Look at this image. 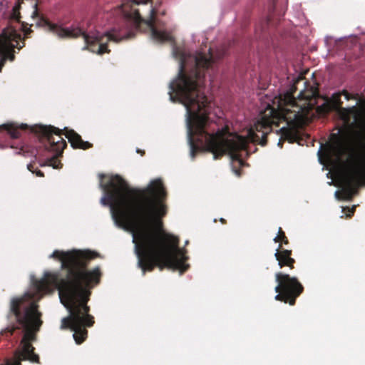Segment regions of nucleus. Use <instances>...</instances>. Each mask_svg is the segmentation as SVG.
<instances>
[{
  "mask_svg": "<svg viewBox=\"0 0 365 365\" xmlns=\"http://www.w3.org/2000/svg\"><path fill=\"white\" fill-rule=\"evenodd\" d=\"M211 49L209 56L203 53H197L195 57V66L189 73H184L182 63L175 85L172 89L179 96L180 101L185 106L188 115V133L190 138L196 136V140L204 142L206 150L211 152L215 159L226 153L230 155L233 163L240 168L244 165L240 150L247 149L249 142L267 144V135L271 131L272 125L279 126L282 120L288 125L299 126L304 124L309 118V112L317 104L319 97L317 88L311 86L300 91L297 99L292 92H287L280 97L279 109L270 110V118L262 117L255 125V129L250 128L246 137L229 131L227 127L218 129L215 133L206 131L210 124L208 115L212 109V102L202 91L205 81V69L214 63Z\"/></svg>",
  "mask_w": 365,
  "mask_h": 365,
  "instance_id": "obj_1",
  "label": "nucleus"
},
{
  "mask_svg": "<svg viewBox=\"0 0 365 365\" xmlns=\"http://www.w3.org/2000/svg\"><path fill=\"white\" fill-rule=\"evenodd\" d=\"M101 187L106 192L101 204L110 207L118 226L133 232L138 264L143 274L155 267L179 270L181 274L189 268L179 237L164 230L162 219L167 214V192L160 179L137 189L115 175L106 184L101 183Z\"/></svg>",
  "mask_w": 365,
  "mask_h": 365,
  "instance_id": "obj_2",
  "label": "nucleus"
},
{
  "mask_svg": "<svg viewBox=\"0 0 365 365\" xmlns=\"http://www.w3.org/2000/svg\"><path fill=\"white\" fill-rule=\"evenodd\" d=\"M98 257V252L89 250H54L50 257L61 262V269H66L65 277L59 278L57 272H46L35 283L38 293H50L53 287L58 289L61 302L69 312L68 317L61 319V329L73 331V337L78 344L87 338L86 327L95 323L87 304L91 289L101 282L102 272L98 266L91 270L87 267L91 259Z\"/></svg>",
  "mask_w": 365,
  "mask_h": 365,
  "instance_id": "obj_3",
  "label": "nucleus"
},
{
  "mask_svg": "<svg viewBox=\"0 0 365 365\" xmlns=\"http://www.w3.org/2000/svg\"><path fill=\"white\" fill-rule=\"evenodd\" d=\"M341 104V93H335L330 98L324 99L322 104L316 106V111L319 114H326L336 110L346 123L353 118V123L359 129L354 133V146L348 147L338 138L329 147L334 155V158L330 160V164L345 187L343 189L345 198L350 199L354 188L365 184V102L360 108L355 106L342 108Z\"/></svg>",
  "mask_w": 365,
  "mask_h": 365,
  "instance_id": "obj_4",
  "label": "nucleus"
},
{
  "mask_svg": "<svg viewBox=\"0 0 365 365\" xmlns=\"http://www.w3.org/2000/svg\"><path fill=\"white\" fill-rule=\"evenodd\" d=\"M161 0H125L120 7L124 19L118 27L106 33L109 40L119 41L133 38L140 29L141 24H145L151 31V36L159 42L170 41L173 37L170 32L158 30L155 16L158 14H165V11L160 10Z\"/></svg>",
  "mask_w": 365,
  "mask_h": 365,
  "instance_id": "obj_5",
  "label": "nucleus"
},
{
  "mask_svg": "<svg viewBox=\"0 0 365 365\" xmlns=\"http://www.w3.org/2000/svg\"><path fill=\"white\" fill-rule=\"evenodd\" d=\"M38 307L36 302L27 303L24 297L14 298L11 302V312L14 314L17 323L24 329L21 344L35 340V333L42 324L40 319L41 314L38 311Z\"/></svg>",
  "mask_w": 365,
  "mask_h": 365,
  "instance_id": "obj_6",
  "label": "nucleus"
},
{
  "mask_svg": "<svg viewBox=\"0 0 365 365\" xmlns=\"http://www.w3.org/2000/svg\"><path fill=\"white\" fill-rule=\"evenodd\" d=\"M33 130L40 136L41 141L45 143L46 149L54 153L52 157L46 160L45 165L52 166L53 168H58L61 163L58 160V157L62 154L63 150L67 146L66 141L62 138L65 130L52 125H36Z\"/></svg>",
  "mask_w": 365,
  "mask_h": 365,
  "instance_id": "obj_7",
  "label": "nucleus"
},
{
  "mask_svg": "<svg viewBox=\"0 0 365 365\" xmlns=\"http://www.w3.org/2000/svg\"><path fill=\"white\" fill-rule=\"evenodd\" d=\"M31 24L28 27L27 23L21 22V29L24 33L23 38L14 29L9 28L3 31L2 35L0 36V71L7 59L14 61L13 48L21 49L24 46V39L29 38L30 34L33 31L31 29Z\"/></svg>",
  "mask_w": 365,
  "mask_h": 365,
  "instance_id": "obj_8",
  "label": "nucleus"
},
{
  "mask_svg": "<svg viewBox=\"0 0 365 365\" xmlns=\"http://www.w3.org/2000/svg\"><path fill=\"white\" fill-rule=\"evenodd\" d=\"M277 285L275 292H277L274 299L277 301L294 305L297 298L303 292L304 287L295 277L288 274L277 272L275 274Z\"/></svg>",
  "mask_w": 365,
  "mask_h": 365,
  "instance_id": "obj_9",
  "label": "nucleus"
},
{
  "mask_svg": "<svg viewBox=\"0 0 365 365\" xmlns=\"http://www.w3.org/2000/svg\"><path fill=\"white\" fill-rule=\"evenodd\" d=\"M37 24L46 27L48 31L53 33L59 38H78L82 36L87 45L101 42L103 38V35L97 31L86 33L78 27L70 26L65 28L49 21L43 16L40 17Z\"/></svg>",
  "mask_w": 365,
  "mask_h": 365,
  "instance_id": "obj_10",
  "label": "nucleus"
},
{
  "mask_svg": "<svg viewBox=\"0 0 365 365\" xmlns=\"http://www.w3.org/2000/svg\"><path fill=\"white\" fill-rule=\"evenodd\" d=\"M292 251L282 248V245H279L277 249L274 257L278 262V265L280 268L288 267L291 269H294L295 259L292 257Z\"/></svg>",
  "mask_w": 365,
  "mask_h": 365,
  "instance_id": "obj_11",
  "label": "nucleus"
},
{
  "mask_svg": "<svg viewBox=\"0 0 365 365\" xmlns=\"http://www.w3.org/2000/svg\"><path fill=\"white\" fill-rule=\"evenodd\" d=\"M63 130H65L64 135L74 149L87 150L93 147L92 143L83 140L81 135L73 130L64 128Z\"/></svg>",
  "mask_w": 365,
  "mask_h": 365,
  "instance_id": "obj_12",
  "label": "nucleus"
},
{
  "mask_svg": "<svg viewBox=\"0 0 365 365\" xmlns=\"http://www.w3.org/2000/svg\"><path fill=\"white\" fill-rule=\"evenodd\" d=\"M26 2L29 3L33 9L31 17L33 19L38 17L39 14L38 11V2L36 0H19L12 9V11L10 16L11 19L20 22L21 15L19 10L21 5H25Z\"/></svg>",
  "mask_w": 365,
  "mask_h": 365,
  "instance_id": "obj_13",
  "label": "nucleus"
},
{
  "mask_svg": "<svg viewBox=\"0 0 365 365\" xmlns=\"http://www.w3.org/2000/svg\"><path fill=\"white\" fill-rule=\"evenodd\" d=\"M21 348L20 350L16 351L18 355H19L24 361H30L31 362L38 363L39 357L38 355L34 353V347L31 343L21 344Z\"/></svg>",
  "mask_w": 365,
  "mask_h": 365,
  "instance_id": "obj_14",
  "label": "nucleus"
},
{
  "mask_svg": "<svg viewBox=\"0 0 365 365\" xmlns=\"http://www.w3.org/2000/svg\"><path fill=\"white\" fill-rule=\"evenodd\" d=\"M18 153L24 157H36L38 152L35 147L26 143H22Z\"/></svg>",
  "mask_w": 365,
  "mask_h": 365,
  "instance_id": "obj_15",
  "label": "nucleus"
},
{
  "mask_svg": "<svg viewBox=\"0 0 365 365\" xmlns=\"http://www.w3.org/2000/svg\"><path fill=\"white\" fill-rule=\"evenodd\" d=\"M274 241L275 242H281V244L283 243L284 245L289 244V240L281 227L279 228L277 235L274 238Z\"/></svg>",
  "mask_w": 365,
  "mask_h": 365,
  "instance_id": "obj_16",
  "label": "nucleus"
},
{
  "mask_svg": "<svg viewBox=\"0 0 365 365\" xmlns=\"http://www.w3.org/2000/svg\"><path fill=\"white\" fill-rule=\"evenodd\" d=\"M24 359H21V357L18 355L16 352H15L14 357L11 359H8L4 365H21V362Z\"/></svg>",
  "mask_w": 365,
  "mask_h": 365,
  "instance_id": "obj_17",
  "label": "nucleus"
},
{
  "mask_svg": "<svg viewBox=\"0 0 365 365\" xmlns=\"http://www.w3.org/2000/svg\"><path fill=\"white\" fill-rule=\"evenodd\" d=\"M109 52H110V50L108 48L107 43H101L98 47L97 53L102 55L105 53H109Z\"/></svg>",
  "mask_w": 365,
  "mask_h": 365,
  "instance_id": "obj_18",
  "label": "nucleus"
},
{
  "mask_svg": "<svg viewBox=\"0 0 365 365\" xmlns=\"http://www.w3.org/2000/svg\"><path fill=\"white\" fill-rule=\"evenodd\" d=\"M9 133L11 138L16 139L21 135L20 131L16 128L9 129Z\"/></svg>",
  "mask_w": 365,
  "mask_h": 365,
  "instance_id": "obj_19",
  "label": "nucleus"
},
{
  "mask_svg": "<svg viewBox=\"0 0 365 365\" xmlns=\"http://www.w3.org/2000/svg\"><path fill=\"white\" fill-rule=\"evenodd\" d=\"M281 130L282 132V135L288 139H292L294 138V135L292 133V131L286 128H282Z\"/></svg>",
  "mask_w": 365,
  "mask_h": 365,
  "instance_id": "obj_20",
  "label": "nucleus"
},
{
  "mask_svg": "<svg viewBox=\"0 0 365 365\" xmlns=\"http://www.w3.org/2000/svg\"><path fill=\"white\" fill-rule=\"evenodd\" d=\"M341 93V96H344L346 100H349V99H351V98H356V97L353 96L352 95H351L346 90H343L342 91L340 92Z\"/></svg>",
  "mask_w": 365,
  "mask_h": 365,
  "instance_id": "obj_21",
  "label": "nucleus"
},
{
  "mask_svg": "<svg viewBox=\"0 0 365 365\" xmlns=\"http://www.w3.org/2000/svg\"><path fill=\"white\" fill-rule=\"evenodd\" d=\"M36 174L37 176H39V177H43V172L39 170L36 172Z\"/></svg>",
  "mask_w": 365,
  "mask_h": 365,
  "instance_id": "obj_22",
  "label": "nucleus"
},
{
  "mask_svg": "<svg viewBox=\"0 0 365 365\" xmlns=\"http://www.w3.org/2000/svg\"><path fill=\"white\" fill-rule=\"evenodd\" d=\"M354 210H355V207H353L351 209H350L349 211V214L348 215L349 217H350L351 215H352L354 214Z\"/></svg>",
  "mask_w": 365,
  "mask_h": 365,
  "instance_id": "obj_23",
  "label": "nucleus"
},
{
  "mask_svg": "<svg viewBox=\"0 0 365 365\" xmlns=\"http://www.w3.org/2000/svg\"><path fill=\"white\" fill-rule=\"evenodd\" d=\"M27 167H28V169H29L30 171H31L32 173H34V172H35L34 170H33V165H32V164H29Z\"/></svg>",
  "mask_w": 365,
  "mask_h": 365,
  "instance_id": "obj_24",
  "label": "nucleus"
},
{
  "mask_svg": "<svg viewBox=\"0 0 365 365\" xmlns=\"http://www.w3.org/2000/svg\"><path fill=\"white\" fill-rule=\"evenodd\" d=\"M136 152L140 153L141 155H143L145 154V151L144 150H141L140 149H137Z\"/></svg>",
  "mask_w": 365,
  "mask_h": 365,
  "instance_id": "obj_25",
  "label": "nucleus"
},
{
  "mask_svg": "<svg viewBox=\"0 0 365 365\" xmlns=\"http://www.w3.org/2000/svg\"><path fill=\"white\" fill-rule=\"evenodd\" d=\"M233 171L235 172V173L237 175H238V176H240V170H239V169H235Z\"/></svg>",
  "mask_w": 365,
  "mask_h": 365,
  "instance_id": "obj_26",
  "label": "nucleus"
},
{
  "mask_svg": "<svg viewBox=\"0 0 365 365\" xmlns=\"http://www.w3.org/2000/svg\"><path fill=\"white\" fill-rule=\"evenodd\" d=\"M220 221H221L222 223H224V222H225V219H223V218H221V219H220Z\"/></svg>",
  "mask_w": 365,
  "mask_h": 365,
  "instance_id": "obj_27",
  "label": "nucleus"
},
{
  "mask_svg": "<svg viewBox=\"0 0 365 365\" xmlns=\"http://www.w3.org/2000/svg\"><path fill=\"white\" fill-rule=\"evenodd\" d=\"M99 177H100L101 178H103L104 177V175H103V174H101V175H99Z\"/></svg>",
  "mask_w": 365,
  "mask_h": 365,
  "instance_id": "obj_28",
  "label": "nucleus"
},
{
  "mask_svg": "<svg viewBox=\"0 0 365 365\" xmlns=\"http://www.w3.org/2000/svg\"><path fill=\"white\" fill-rule=\"evenodd\" d=\"M192 157L194 158L195 157V153H194V151L192 150Z\"/></svg>",
  "mask_w": 365,
  "mask_h": 365,
  "instance_id": "obj_29",
  "label": "nucleus"
}]
</instances>
